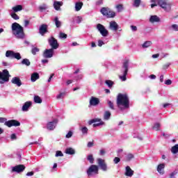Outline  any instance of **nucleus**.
I'll use <instances>...</instances> for the list:
<instances>
[{
	"label": "nucleus",
	"instance_id": "1",
	"mask_svg": "<svg viewBox=\"0 0 178 178\" xmlns=\"http://www.w3.org/2000/svg\"><path fill=\"white\" fill-rule=\"evenodd\" d=\"M116 104L120 111L130 108V99L127 93H119L117 96Z\"/></svg>",
	"mask_w": 178,
	"mask_h": 178
},
{
	"label": "nucleus",
	"instance_id": "2",
	"mask_svg": "<svg viewBox=\"0 0 178 178\" xmlns=\"http://www.w3.org/2000/svg\"><path fill=\"white\" fill-rule=\"evenodd\" d=\"M12 31H13L14 35H15L17 38H24V29H23V26L18 23L15 22L12 24Z\"/></svg>",
	"mask_w": 178,
	"mask_h": 178
},
{
	"label": "nucleus",
	"instance_id": "3",
	"mask_svg": "<svg viewBox=\"0 0 178 178\" xmlns=\"http://www.w3.org/2000/svg\"><path fill=\"white\" fill-rule=\"evenodd\" d=\"M100 13H102L103 16H106L108 19H112L116 16V13H115V11H113L111 8L106 7L102 8Z\"/></svg>",
	"mask_w": 178,
	"mask_h": 178
},
{
	"label": "nucleus",
	"instance_id": "4",
	"mask_svg": "<svg viewBox=\"0 0 178 178\" xmlns=\"http://www.w3.org/2000/svg\"><path fill=\"white\" fill-rule=\"evenodd\" d=\"M158 5L160 8H162L165 12H170L172 10V4L167 3L166 0H158Z\"/></svg>",
	"mask_w": 178,
	"mask_h": 178
},
{
	"label": "nucleus",
	"instance_id": "5",
	"mask_svg": "<svg viewBox=\"0 0 178 178\" xmlns=\"http://www.w3.org/2000/svg\"><path fill=\"white\" fill-rule=\"evenodd\" d=\"M6 57L9 58V59H17V60H20V59H22V56L20 55V53H16L12 50L6 51Z\"/></svg>",
	"mask_w": 178,
	"mask_h": 178
},
{
	"label": "nucleus",
	"instance_id": "6",
	"mask_svg": "<svg viewBox=\"0 0 178 178\" xmlns=\"http://www.w3.org/2000/svg\"><path fill=\"white\" fill-rule=\"evenodd\" d=\"M122 67L124 69L123 72V76H120V79L122 81H126L127 80V73L129 72V60H125L122 65Z\"/></svg>",
	"mask_w": 178,
	"mask_h": 178
},
{
	"label": "nucleus",
	"instance_id": "7",
	"mask_svg": "<svg viewBox=\"0 0 178 178\" xmlns=\"http://www.w3.org/2000/svg\"><path fill=\"white\" fill-rule=\"evenodd\" d=\"M99 168L97 165H91L87 170L86 173L88 176H93V175H98Z\"/></svg>",
	"mask_w": 178,
	"mask_h": 178
},
{
	"label": "nucleus",
	"instance_id": "8",
	"mask_svg": "<svg viewBox=\"0 0 178 178\" xmlns=\"http://www.w3.org/2000/svg\"><path fill=\"white\" fill-rule=\"evenodd\" d=\"M48 42L51 49H58L59 48V43H58V40H56L54 36H51L48 39Z\"/></svg>",
	"mask_w": 178,
	"mask_h": 178
},
{
	"label": "nucleus",
	"instance_id": "9",
	"mask_svg": "<svg viewBox=\"0 0 178 178\" xmlns=\"http://www.w3.org/2000/svg\"><path fill=\"white\" fill-rule=\"evenodd\" d=\"M97 29L98 31H99L100 34L102 35V37H108L109 32L105 26L101 24H97Z\"/></svg>",
	"mask_w": 178,
	"mask_h": 178
},
{
	"label": "nucleus",
	"instance_id": "10",
	"mask_svg": "<svg viewBox=\"0 0 178 178\" xmlns=\"http://www.w3.org/2000/svg\"><path fill=\"white\" fill-rule=\"evenodd\" d=\"M10 77V74H9V71H8V70H3L2 72H0V80H2V81H9Z\"/></svg>",
	"mask_w": 178,
	"mask_h": 178
},
{
	"label": "nucleus",
	"instance_id": "11",
	"mask_svg": "<svg viewBox=\"0 0 178 178\" xmlns=\"http://www.w3.org/2000/svg\"><path fill=\"white\" fill-rule=\"evenodd\" d=\"M97 164L99 166L100 169L103 170V172H106L108 170V165L105 160L102 159H97Z\"/></svg>",
	"mask_w": 178,
	"mask_h": 178
},
{
	"label": "nucleus",
	"instance_id": "12",
	"mask_svg": "<svg viewBox=\"0 0 178 178\" xmlns=\"http://www.w3.org/2000/svg\"><path fill=\"white\" fill-rule=\"evenodd\" d=\"M5 126H7V127H19L20 126V122L16 120H10L8 121H6L4 122Z\"/></svg>",
	"mask_w": 178,
	"mask_h": 178
},
{
	"label": "nucleus",
	"instance_id": "13",
	"mask_svg": "<svg viewBox=\"0 0 178 178\" xmlns=\"http://www.w3.org/2000/svg\"><path fill=\"white\" fill-rule=\"evenodd\" d=\"M26 170V166L23 164H19L13 167L12 172H16L17 173H22Z\"/></svg>",
	"mask_w": 178,
	"mask_h": 178
},
{
	"label": "nucleus",
	"instance_id": "14",
	"mask_svg": "<svg viewBox=\"0 0 178 178\" xmlns=\"http://www.w3.org/2000/svg\"><path fill=\"white\" fill-rule=\"evenodd\" d=\"M97 105H99V99L92 96L89 101L88 107L90 108L91 106H97Z\"/></svg>",
	"mask_w": 178,
	"mask_h": 178
},
{
	"label": "nucleus",
	"instance_id": "15",
	"mask_svg": "<svg viewBox=\"0 0 178 178\" xmlns=\"http://www.w3.org/2000/svg\"><path fill=\"white\" fill-rule=\"evenodd\" d=\"M42 55L44 58H46V59L52 58V56H54V49H45Z\"/></svg>",
	"mask_w": 178,
	"mask_h": 178
},
{
	"label": "nucleus",
	"instance_id": "16",
	"mask_svg": "<svg viewBox=\"0 0 178 178\" xmlns=\"http://www.w3.org/2000/svg\"><path fill=\"white\" fill-rule=\"evenodd\" d=\"M48 33V25L43 24L39 27V34L45 35Z\"/></svg>",
	"mask_w": 178,
	"mask_h": 178
},
{
	"label": "nucleus",
	"instance_id": "17",
	"mask_svg": "<svg viewBox=\"0 0 178 178\" xmlns=\"http://www.w3.org/2000/svg\"><path fill=\"white\" fill-rule=\"evenodd\" d=\"M56 124H58V120L55 119L54 121L47 123V129L48 130H54Z\"/></svg>",
	"mask_w": 178,
	"mask_h": 178
},
{
	"label": "nucleus",
	"instance_id": "18",
	"mask_svg": "<svg viewBox=\"0 0 178 178\" xmlns=\"http://www.w3.org/2000/svg\"><path fill=\"white\" fill-rule=\"evenodd\" d=\"M109 29L112 31H118L119 30V25L115 21H111L109 23Z\"/></svg>",
	"mask_w": 178,
	"mask_h": 178
},
{
	"label": "nucleus",
	"instance_id": "19",
	"mask_svg": "<svg viewBox=\"0 0 178 178\" xmlns=\"http://www.w3.org/2000/svg\"><path fill=\"white\" fill-rule=\"evenodd\" d=\"M11 82L13 84H16L17 87H20V86H22V81L20 80V78L17 76L13 77L11 80Z\"/></svg>",
	"mask_w": 178,
	"mask_h": 178
},
{
	"label": "nucleus",
	"instance_id": "20",
	"mask_svg": "<svg viewBox=\"0 0 178 178\" xmlns=\"http://www.w3.org/2000/svg\"><path fill=\"white\" fill-rule=\"evenodd\" d=\"M134 175V170H131L130 166L126 167L125 176H128V177H131Z\"/></svg>",
	"mask_w": 178,
	"mask_h": 178
},
{
	"label": "nucleus",
	"instance_id": "21",
	"mask_svg": "<svg viewBox=\"0 0 178 178\" xmlns=\"http://www.w3.org/2000/svg\"><path fill=\"white\" fill-rule=\"evenodd\" d=\"M31 105H33V103L31 102H26L23 105L22 110L23 111V112H27V111H29V108H30Z\"/></svg>",
	"mask_w": 178,
	"mask_h": 178
},
{
	"label": "nucleus",
	"instance_id": "22",
	"mask_svg": "<svg viewBox=\"0 0 178 178\" xmlns=\"http://www.w3.org/2000/svg\"><path fill=\"white\" fill-rule=\"evenodd\" d=\"M157 172L160 173V175H163L165 173V164L161 163L157 166Z\"/></svg>",
	"mask_w": 178,
	"mask_h": 178
},
{
	"label": "nucleus",
	"instance_id": "23",
	"mask_svg": "<svg viewBox=\"0 0 178 178\" xmlns=\"http://www.w3.org/2000/svg\"><path fill=\"white\" fill-rule=\"evenodd\" d=\"M159 22H161V19L156 15H152L149 18L150 23H159Z\"/></svg>",
	"mask_w": 178,
	"mask_h": 178
},
{
	"label": "nucleus",
	"instance_id": "24",
	"mask_svg": "<svg viewBox=\"0 0 178 178\" xmlns=\"http://www.w3.org/2000/svg\"><path fill=\"white\" fill-rule=\"evenodd\" d=\"M38 79H40V74L38 72H34L31 76V80L33 82L37 81V80H38Z\"/></svg>",
	"mask_w": 178,
	"mask_h": 178
},
{
	"label": "nucleus",
	"instance_id": "25",
	"mask_svg": "<svg viewBox=\"0 0 178 178\" xmlns=\"http://www.w3.org/2000/svg\"><path fill=\"white\" fill-rule=\"evenodd\" d=\"M65 154H67L68 155H74L76 151L72 147H68L65 149Z\"/></svg>",
	"mask_w": 178,
	"mask_h": 178
},
{
	"label": "nucleus",
	"instance_id": "26",
	"mask_svg": "<svg viewBox=\"0 0 178 178\" xmlns=\"http://www.w3.org/2000/svg\"><path fill=\"white\" fill-rule=\"evenodd\" d=\"M60 6H62V2H60V1H54V8L56 10H60Z\"/></svg>",
	"mask_w": 178,
	"mask_h": 178
},
{
	"label": "nucleus",
	"instance_id": "27",
	"mask_svg": "<svg viewBox=\"0 0 178 178\" xmlns=\"http://www.w3.org/2000/svg\"><path fill=\"white\" fill-rule=\"evenodd\" d=\"M13 10L15 13L20 12V10H23V6L22 5H17L13 7Z\"/></svg>",
	"mask_w": 178,
	"mask_h": 178
},
{
	"label": "nucleus",
	"instance_id": "28",
	"mask_svg": "<svg viewBox=\"0 0 178 178\" xmlns=\"http://www.w3.org/2000/svg\"><path fill=\"white\" fill-rule=\"evenodd\" d=\"M31 52L33 55H37V53L40 52V48L32 45V49L31 50Z\"/></svg>",
	"mask_w": 178,
	"mask_h": 178
},
{
	"label": "nucleus",
	"instance_id": "29",
	"mask_svg": "<svg viewBox=\"0 0 178 178\" xmlns=\"http://www.w3.org/2000/svg\"><path fill=\"white\" fill-rule=\"evenodd\" d=\"M103 122L102 120H101V118H94V119H92L90 120L89 122H88V124L91 125L92 124V123H97V122Z\"/></svg>",
	"mask_w": 178,
	"mask_h": 178
},
{
	"label": "nucleus",
	"instance_id": "30",
	"mask_svg": "<svg viewBox=\"0 0 178 178\" xmlns=\"http://www.w3.org/2000/svg\"><path fill=\"white\" fill-rule=\"evenodd\" d=\"M83 8V2H77L75 4V9L76 12H79Z\"/></svg>",
	"mask_w": 178,
	"mask_h": 178
},
{
	"label": "nucleus",
	"instance_id": "31",
	"mask_svg": "<svg viewBox=\"0 0 178 178\" xmlns=\"http://www.w3.org/2000/svg\"><path fill=\"white\" fill-rule=\"evenodd\" d=\"M54 22H55L56 27H57V29H59V27L62 26V22L59 21V18H58V17H55Z\"/></svg>",
	"mask_w": 178,
	"mask_h": 178
},
{
	"label": "nucleus",
	"instance_id": "32",
	"mask_svg": "<svg viewBox=\"0 0 178 178\" xmlns=\"http://www.w3.org/2000/svg\"><path fill=\"white\" fill-rule=\"evenodd\" d=\"M111 113L109 111H105L104 115V120H109L111 119Z\"/></svg>",
	"mask_w": 178,
	"mask_h": 178
},
{
	"label": "nucleus",
	"instance_id": "33",
	"mask_svg": "<svg viewBox=\"0 0 178 178\" xmlns=\"http://www.w3.org/2000/svg\"><path fill=\"white\" fill-rule=\"evenodd\" d=\"M152 45V42L146 41L143 44L142 47L143 48H148V47H151Z\"/></svg>",
	"mask_w": 178,
	"mask_h": 178
},
{
	"label": "nucleus",
	"instance_id": "34",
	"mask_svg": "<svg viewBox=\"0 0 178 178\" xmlns=\"http://www.w3.org/2000/svg\"><path fill=\"white\" fill-rule=\"evenodd\" d=\"M34 102L35 104H42V99H41V97H40V96H35L34 97Z\"/></svg>",
	"mask_w": 178,
	"mask_h": 178
},
{
	"label": "nucleus",
	"instance_id": "35",
	"mask_svg": "<svg viewBox=\"0 0 178 178\" xmlns=\"http://www.w3.org/2000/svg\"><path fill=\"white\" fill-rule=\"evenodd\" d=\"M22 64L26 65V66H30V65H31V63L30 62V60L24 58L22 60Z\"/></svg>",
	"mask_w": 178,
	"mask_h": 178
},
{
	"label": "nucleus",
	"instance_id": "36",
	"mask_svg": "<svg viewBox=\"0 0 178 178\" xmlns=\"http://www.w3.org/2000/svg\"><path fill=\"white\" fill-rule=\"evenodd\" d=\"M133 159H134V155L133 154L129 153L126 156V161L128 162L131 161Z\"/></svg>",
	"mask_w": 178,
	"mask_h": 178
},
{
	"label": "nucleus",
	"instance_id": "37",
	"mask_svg": "<svg viewBox=\"0 0 178 178\" xmlns=\"http://www.w3.org/2000/svg\"><path fill=\"white\" fill-rule=\"evenodd\" d=\"M171 152H172V154H177V152H178V145H175V146H173L172 147Z\"/></svg>",
	"mask_w": 178,
	"mask_h": 178
},
{
	"label": "nucleus",
	"instance_id": "38",
	"mask_svg": "<svg viewBox=\"0 0 178 178\" xmlns=\"http://www.w3.org/2000/svg\"><path fill=\"white\" fill-rule=\"evenodd\" d=\"M141 3V0H134V6L138 8Z\"/></svg>",
	"mask_w": 178,
	"mask_h": 178
},
{
	"label": "nucleus",
	"instance_id": "39",
	"mask_svg": "<svg viewBox=\"0 0 178 178\" xmlns=\"http://www.w3.org/2000/svg\"><path fill=\"white\" fill-rule=\"evenodd\" d=\"M160 127H161V124L157 122V123L154 124L152 129H153V130H156V131H158L159 130Z\"/></svg>",
	"mask_w": 178,
	"mask_h": 178
},
{
	"label": "nucleus",
	"instance_id": "40",
	"mask_svg": "<svg viewBox=\"0 0 178 178\" xmlns=\"http://www.w3.org/2000/svg\"><path fill=\"white\" fill-rule=\"evenodd\" d=\"M108 105L110 109H112L113 111L115 110V106L113 105V102H112L111 100H108Z\"/></svg>",
	"mask_w": 178,
	"mask_h": 178
},
{
	"label": "nucleus",
	"instance_id": "41",
	"mask_svg": "<svg viewBox=\"0 0 178 178\" xmlns=\"http://www.w3.org/2000/svg\"><path fill=\"white\" fill-rule=\"evenodd\" d=\"M59 38H63L64 40H66V38H67V35L65 33L60 32Z\"/></svg>",
	"mask_w": 178,
	"mask_h": 178
},
{
	"label": "nucleus",
	"instance_id": "42",
	"mask_svg": "<svg viewBox=\"0 0 178 178\" xmlns=\"http://www.w3.org/2000/svg\"><path fill=\"white\" fill-rule=\"evenodd\" d=\"M81 131H82L83 134H87L88 133V128L83 127L81 129Z\"/></svg>",
	"mask_w": 178,
	"mask_h": 178
},
{
	"label": "nucleus",
	"instance_id": "43",
	"mask_svg": "<svg viewBox=\"0 0 178 178\" xmlns=\"http://www.w3.org/2000/svg\"><path fill=\"white\" fill-rule=\"evenodd\" d=\"M88 161H89L90 163H94V157L92 156V154L88 156Z\"/></svg>",
	"mask_w": 178,
	"mask_h": 178
},
{
	"label": "nucleus",
	"instance_id": "44",
	"mask_svg": "<svg viewBox=\"0 0 178 178\" xmlns=\"http://www.w3.org/2000/svg\"><path fill=\"white\" fill-rule=\"evenodd\" d=\"M11 17H13L14 20H19V15H17V14H16L15 13L11 14Z\"/></svg>",
	"mask_w": 178,
	"mask_h": 178
},
{
	"label": "nucleus",
	"instance_id": "45",
	"mask_svg": "<svg viewBox=\"0 0 178 178\" xmlns=\"http://www.w3.org/2000/svg\"><path fill=\"white\" fill-rule=\"evenodd\" d=\"M116 8L118 9V12H122L123 10V4L117 5Z\"/></svg>",
	"mask_w": 178,
	"mask_h": 178
},
{
	"label": "nucleus",
	"instance_id": "46",
	"mask_svg": "<svg viewBox=\"0 0 178 178\" xmlns=\"http://www.w3.org/2000/svg\"><path fill=\"white\" fill-rule=\"evenodd\" d=\"M106 84H107V86L108 87H112V86H113V81H111V80H106L105 81Z\"/></svg>",
	"mask_w": 178,
	"mask_h": 178
},
{
	"label": "nucleus",
	"instance_id": "47",
	"mask_svg": "<svg viewBox=\"0 0 178 178\" xmlns=\"http://www.w3.org/2000/svg\"><path fill=\"white\" fill-rule=\"evenodd\" d=\"M171 29H172L174 31H178V25L176 24H174L171 26Z\"/></svg>",
	"mask_w": 178,
	"mask_h": 178
},
{
	"label": "nucleus",
	"instance_id": "48",
	"mask_svg": "<svg viewBox=\"0 0 178 178\" xmlns=\"http://www.w3.org/2000/svg\"><path fill=\"white\" fill-rule=\"evenodd\" d=\"M103 124H105V122H101L99 123L93 124V127H98V126H103Z\"/></svg>",
	"mask_w": 178,
	"mask_h": 178
},
{
	"label": "nucleus",
	"instance_id": "49",
	"mask_svg": "<svg viewBox=\"0 0 178 178\" xmlns=\"http://www.w3.org/2000/svg\"><path fill=\"white\" fill-rule=\"evenodd\" d=\"M113 162L117 165V163H119V162H120V158L115 157L113 159Z\"/></svg>",
	"mask_w": 178,
	"mask_h": 178
},
{
	"label": "nucleus",
	"instance_id": "50",
	"mask_svg": "<svg viewBox=\"0 0 178 178\" xmlns=\"http://www.w3.org/2000/svg\"><path fill=\"white\" fill-rule=\"evenodd\" d=\"M64 95H65V92H61L58 95H57L56 98L57 99H61V98H63Z\"/></svg>",
	"mask_w": 178,
	"mask_h": 178
},
{
	"label": "nucleus",
	"instance_id": "51",
	"mask_svg": "<svg viewBox=\"0 0 178 178\" xmlns=\"http://www.w3.org/2000/svg\"><path fill=\"white\" fill-rule=\"evenodd\" d=\"M169 66H170V63H168L167 64H165L164 65H163V70H166V69H168Z\"/></svg>",
	"mask_w": 178,
	"mask_h": 178
},
{
	"label": "nucleus",
	"instance_id": "52",
	"mask_svg": "<svg viewBox=\"0 0 178 178\" xmlns=\"http://www.w3.org/2000/svg\"><path fill=\"white\" fill-rule=\"evenodd\" d=\"M87 147L88 148H91V147H94V140H92V142H88Z\"/></svg>",
	"mask_w": 178,
	"mask_h": 178
},
{
	"label": "nucleus",
	"instance_id": "53",
	"mask_svg": "<svg viewBox=\"0 0 178 178\" xmlns=\"http://www.w3.org/2000/svg\"><path fill=\"white\" fill-rule=\"evenodd\" d=\"M56 156H63V153L61 151H57L56 153Z\"/></svg>",
	"mask_w": 178,
	"mask_h": 178
},
{
	"label": "nucleus",
	"instance_id": "54",
	"mask_svg": "<svg viewBox=\"0 0 178 178\" xmlns=\"http://www.w3.org/2000/svg\"><path fill=\"white\" fill-rule=\"evenodd\" d=\"M10 139H11L12 140H17V136H16L15 134H11V136H10Z\"/></svg>",
	"mask_w": 178,
	"mask_h": 178
},
{
	"label": "nucleus",
	"instance_id": "55",
	"mask_svg": "<svg viewBox=\"0 0 178 178\" xmlns=\"http://www.w3.org/2000/svg\"><path fill=\"white\" fill-rule=\"evenodd\" d=\"M72 136H73V132L70 131L67 133V134L65 136V137H66V138H70V137H72Z\"/></svg>",
	"mask_w": 178,
	"mask_h": 178
},
{
	"label": "nucleus",
	"instance_id": "56",
	"mask_svg": "<svg viewBox=\"0 0 178 178\" xmlns=\"http://www.w3.org/2000/svg\"><path fill=\"white\" fill-rule=\"evenodd\" d=\"M6 120H8L6 118L0 117V123H5V122H7Z\"/></svg>",
	"mask_w": 178,
	"mask_h": 178
},
{
	"label": "nucleus",
	"instance_id": "57",
	"mask_svg": "<svg viewBox=\"0 0 178 178\" xmlns=\"http://www.w3.org/2000/svg\"><path fill=\"white\" fill-rule=\"evenodd\" d=\"M165 84L166 86H170V84H172V80H170V79L166 80V81H165Z\"/></svg>",
	"mask_w": 178,
	"mask_h": 178
},
{
	"label": "nucleus",
	"instance_id": "58",
	"mask_svg": "<svg viewBox=\"0 0 178 178\" xmlns=\"http://www.w3.org/2000/svg\"><path fill=\"white\" fill-rule=\"evenodd\" d=\"M105 43L102 40H98V47H102Z\"/></svg>",
	"mask_w": 178,
	"mask_h": 178
},
{
	"label": "nucleus",
	"instance_id": "59",
	"mask_svg": "<svg viewBox=\"0 0 178 178\" xmlns=\"http://www.w3.org/2000/svg\"><path fill=\"white\" fill-rule=\"evenodd\" d=\"M177 175V172L176 171H174L173 172H172L171 174H170V178H173L175 177V175Z\"/></svg>",
	"mask_w": 178,
	"mask_h": 178
},
{
	"label": "nucleus",
	"instance_id": "60",
	"mask_svg": "<svg viewBox=\"0 0 178 178\" xmlns=\"http://www.w3.org/2000/svg\"><path fill=\"white\" fill-rule=\"evenodd\" d=\"M82 20H83V18H81V17H78L77 20H76V23H78V24H79V23H81Z\"/></svg>",
	"mask_w": 178,
	"mask_h": 178
},
{
	"label": "nucleus",
	"instance_id": "61",
	"mask_svg": "<svg viewBox=\"0 0 178 178\" xmlns=\"http://www.w3.org/2000/svg\"><path fill=\"white\" fill-rule=\"evenodd\" d=\"M131 29L132 31H137V26H136L131 25Z\"/></svg>",
	"mask_w": 178,
	"mask_h": 178
},
{
	"label": "nucleus",
	"instance_id": "62",
	"mask_svg": "<svg viewBox=\"0 0 178 178\" xmlns=\"http://www.w3.org/2000/svg\"><path fill=\"white\" fill-rule=\"evenodd\" d=\"M104 154H106V152L104 149H101L99 151V154L104 156Z\"/></svg>",
	"mask_w": 178,
	"mask_h": 178
},
{
	"label": "nucleus",
	"instance_id": "63",
	"mask_svg": "<svg viewBox=\"0 0 178 178\" xmlns=\"http://www.w3.org/2000/svg\"><path fill=\"white\" fill-rule=\"evenodd\" d=\"M152 58H153L154 59H155L156 58H159V54H153L152 56Z\"/></svg>",
	"mask_w": 178,
	"mask_h": 178
},
{
	"label": "nucleus",
	"instance_id": "64",
	"mask_svg": "<svg viewBox=\"0 0 178 178\" xmlns=\"http://www.w3.org/2000/svg\"><path fill=\"white\" fill-rule=\"evenodd\" d=\"M34 175V172H29L26 173V176H33Z\"/></svg>",
	"mask_w": 178,
	"mask_h": 178
}]
</instances>
